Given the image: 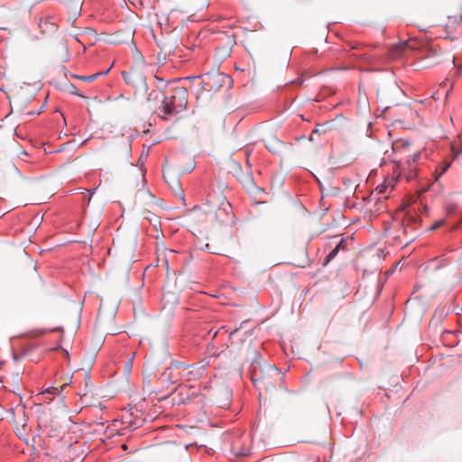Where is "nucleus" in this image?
<instances>
[{"mask_svg":"<svg viewBox=\"0 0 462 462\" xmlns=\"http://www.w3.org/2000/svg\"><path fill=\"white\" fill-rule=\"evenodd\" d=\"M71 88H73V89L70 91V93H71L72 95H76V96H78V97H84V96H83L81 93H79V92L76 89V88H75L73 85H71Z\"/></svg>","mask_w":462,"mask_h":462,"instance_id":"obj_17","label":"nucleus"},{"mask_svg":"<svg viewBox=\"0 0 462 462\" xmlns=\"http://www.w3.org/2000/svg\"><path fill=\"white\" fill-rule=\"evenodd\" d=\"M444 224H445L444 219L437 220L429 227V230H430V231L437 230L438 228L441 227Z\"/></svg>","mask_w":462,"mask_h":462,"instance_id":"obj_15","label":"nucleus"},{"mask_svg":"<svg viewBox=\"0 0 462 462\" xmlns=\"http://www.w3.org/2000/svg\"><path fill=\"white\" fill-rule=\"evenodd\" d=\"M348 240H353V236H347L346 238H341L340 241L337 244L336 246H338L339 247V250H343V251H347V247H346V241Z\"/></svg>","mask_w":462,"mask_h":462,"instance_id":"obj_12","label":"nucleus"},{"mask_svg":"<svg viewBox=\"0 0 462 462\" xmlns=\"http://www.w3.org/2000/svg\"><path fill=\"white\" fill-rule=\"evenodd\" d=\"M122 78L127 85L136 87L138 83L145 84V77L137 72H122Z\"/></svg>","mask_w":462,"mask_h":462,"instance_id":"obj_6","label":"nucleus"},{"mask_svg":"<svg viewBox=\"0 0 462 462\" xmlns=\"http://www.w3.org/2000/svg\"><path fill=\"white\" fill-rule=\"evenodd\" d=\"M39 26H40V27H42V21H41V22L39 23Z\"/></svg>","mask_w":462,"mask_h":462,"instance_id":"obj_24","label":"nucleus"},{"mask_svg":"<svg viewBox=\"0 0 462 462\" xmlns=\"http://www.w3.org/2000/svg\"><path fill=\"white\" fill-rule=\"evenodd\" d=\"M217 331L214 332L212 338H214L217 336Z\"/></svg>","mask_w":462,"mask_h":462,"instance_id":"obj_23","label":"nucleus"},{"mask_svg":"<svg viewBox=\"0 0 462 462\" xmlns=\"http://www.w3.org/2000/svg\"><path fill=\"white\" fill-rule=\"evenodd\" d=\"M85 382H86V385L88 386V383L90 382V374L88 372L85 373Z\"/></svg>","mask_w":462,"mask_h":462,"instance_id":"obj_19","label":"nucleus"},{"mask_svg":"<svg viewBox=\"0 0 462 462\" xmlns=\"http://www.w3.org/2000/svg\"><path fill=\"white\" fill-rule=\"evenodd\" d=\"M42 394L43 395H51V396H55L57 395L58 397V400H57V402H64V396L62 395L61 393V390L59 388V387H51L49 389H47L45 392H42ZM51 401H53L52 398L51 397H48V400H44V403L45 404H49Z\"/></svg>","mask_w":462,"mask_h":462,"instance_id":"obj_7","label":"nucleus"},{"mask_svg":"<svg viewBox=\"0 0 462 462\" xmlns=\"http://www.w3.org/2000/svg\"><path fill=\"white\" fill-rule=\"evenodd\" d=\"M111 68H112V65L108 69H106L105 71H102V72L94 73V74H91L88 76L74 75L73 77H75L76 79H79L80 80H83V81L92 82V81L96 80L97 79H98L99 77L106 75L109 72V70L111 69Z\"/></svg>","mask_w":462,"mask_h":462,"instance_id":"obj_8","label":"nucleus"},{"mask_svg":"<svg viewBox=\"0 0 462 462\" xmlns=\"http://www.w3.org/2000/svg\"><path fill=\"white\" fill-rule=\"evenodd\" d=\"M19 406H16V408H18ZM22 407V412H23V420H19L17 421L15 419H14V409L13 407H11L9 410H8V412L11 413V415L14 417V420L15 421V423H20L22 424L23 426L25 425L26 421H27V419L25 418V408L26 406L25 405H23L21 406Z\"/></svg>","mask_w":462,"mask_h":462,"instance_id":"obj_11","label":"nucleus"},{"mask_svg":"<svg viewBox=\"0 0 462 462\" xmlns=\"http://www.w3.org/2000/svg\"><path fill=\"white\" fill-rule=\"evenodd\" d=\"M145 420L144 418H138L137 416L134 419V420H129V423L134 427V428H138L139 426H141V424Z\"/></svg>","mask_w":462,"mask_h":462,"instance_id":"obj_14","label":"nucleus"},{"mask_svg":"<svg viewBox=\"0 0 462 462\" xmlns=\"http://www.w3.org/2000/svg\"><path fill=\"white\" fill-rule=\"evenodd\" d=\"M164 374L171 383H177L178 377L183 379L184 382L194 380L200 374L199 369L195 365H189L180 361H173L168 367Z\"/></svg>","mask_w":462,"mask_h":462,"instance_id":"obj_3","label":"nucleus"},{"mask_svg":"<svg viewBox=\"0 0 462 462\" xmlns=\"http://www.w3.org/2000/svg\"><path fill=\"white\" fill-rule=\"evenodd\" d=\"M250 378L259 396L276 389V384L282 382L283 374L281 370L270 365L264 359H254L249 368Z\"/></svg>","mask_w":462,"mask_h":462,"instance_id":"obj_1","label":"nucleus"},{"mask_svg":"<svg viewBox=\"0 0 462 462\" xmlns=\"http://www.w3.org/2000/svg\"><path fill=\"white\" fill-rule=\"evenodd\" d=\"M134 411H138L137 406H135V405L128 406L127 411L130 413L131 416L134 415Z\"/></svg>","mask_w":462,"mask_h":462,"instance_id":"obj_18","label":"nucleus"},{"mask_svg":"<svg viewBox=\"0 0 462 462\" xmlns=\"http://www.w3.org/2000/svg\"><path fill=\"white\" fill-rule=\"evenodd\" d=\"M448 23L446 24V29H455L462 20V14L458 13L453 16H448Z\"/></svg>","mask_w":462,"mask_h":462,"instance_id":"obj_9","label":"nucleus"},{"mask_svg":"<svg viewBox=\"0 0 462 462\" xmlns=\"http://www.w3.org/2000/svg\"><path fill=\"white\" fill-rule=\"evenodd\" d=\"M131 364H132V358H131V359H129V361H128V365H129V366H131Z\"/></svg>","mask_w":462,"mask_h":462,"instance_id":"obj_21","label":"nucleus"},{"mask_svg":"<svg viewBox=\"0 0 462 462\" xmlns=\"http://www.w3.org/2000/svg\"><path fill=\"white\" fill-rule=\"evenodd\" d=\"M3 406L0 405V408H2Z\"/></svg>","mask_w":462,"mask_h":462,"instance_id":"obj_25","label":"nucleus"},{"mask_svg":"<svg viewBox=\"0 0 462 462\" xmlns=\"http://www.w3.org/2000/svg\"><path fill=\"white\" fill-rule=\"evenodd\" d=\"M339 251V247L335 246L324 259L323 266L328 265L337 255Z\"/></svg>","mask_w":462,"mask_h":462,"instance_id":"obj_10","label":"nucleus"},{"mask_svg":"<svg viewBox=\"0 0 462 462\" xmlns=\"http://www.w3.org/2000/svg\"><path fill=\"white\" fill-rule=\"evenodd\" d=\"M38 402V401H35V402H34V404H39V405H42V402Z\"/></svg>","mask_w":462,"mask_h":462,"instance_id":"obj_22","label":"nucleus"},{"mask_svg":"<svg viewBox=\"0 0 462 462\" xmlns=\"http://www.w3.org/2000/svg\"><path fill=\"white\" fill-rule=\"evenodd\" d=\"M51 20H52V17H51V16L44 18V23L50 24V30L56 29V27H57L56 23L54 22H52Z\"/></svg>","mask_w":462,"mask_h":462,"instance_id":"obj_16","label":"nucleus"},{"mask_svg":"<svg viewBox=\"0 0 462 462\" xmlns=\"http://www.w3.org/2000/svg\"><path fill=\"white\" fill-rule=\"evenodd\" d=\"M450 167V163L449 162H446L444 163L443 165L439 166L436 171H438V176L436 177V180H438L442 174H444L448 169Z\"/></svg>","mask_w":462,"mask_h":462,"instance_id":"obj_13","label":"nucleus"},{"mask_svg":"<svg viewBox=\"0 0 462 462\" xmlns=\"http://www.w3.org/2000/svg\"><path fill=\"white\" fill-rule=\"evenodd\" d=\"M205 247H206V249H207L209 253H214L213 251H211V249H210V247H209V245H208V244H207V245H205Z\"/></svg>","mask_w":462,"mask_h":462,"instance_id":"obj_20","label":"nucleus"},{"mask_svg":"<svg viewBox=\"0 0 462 462\" xmlns=\"http://www.w3.org/2000/svg\"><path fill=\"white\" fill-rule=\"evenodd\" d=\"M421 157L420 151L411 152L407 159L403 162L405 168L404 172H402L408 180H412L416 176L417 164Z\"/></svg>","mask_w":462,"mask_h":462,"instance_id":"obj_5","label":"nucleus"},{"mask_svg":"<svg viewBox=\"0 0 462 462\" xmlns=\"http://www.w3.org/2000/svg\"><path fill=\"white\" fill-rule=\"evenodd\" d=\"M411 143L407 139H399L393 142L392 153L388 155V158L402 172L405 171L403 162L411 152Z\"/></svg>","mask_w":462,"mask_h":462,"instance_id":"obj_4","label":"nucleus"},{"mask_svg":"<svg viewBox=\"0 0 462 462\" xmlns=\"http://www.w3.org/2000/svg\"><path fill=\"white\" fill-rule=\"evenodd\" d=\"M188 96L187 88L178 87L173 89L171 96L163 97L161 110L164 115V118L183 111L188 104Z\"/></svg>","mask_w":462,"mask_h":462,"instance_id":"obj_2","label":"nucleus"}]
</instances>
